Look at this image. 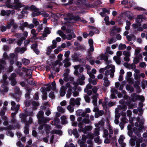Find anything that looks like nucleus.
<instances>
[{"mask_svg":"<svg viewBox=\"0 0 147 147\" xmlns=\"http://www.w3.org/2000/svg\"><path fill=\"white\" fill-rule=\"evenodd\" d=\"M50 120V119L49 118H44L42 117L40 119H39L38 121V123L42 124V126H41L42 125L39 127V129H42L44 128V129H45L46 130H47L49 129L50 127L49 126L47 125L44 124L43 123H46L49 121Z\"/></svg>","mask_w":147,"mask_h":147,"instance_id":"nucleus-1","label":"nucleus"},{"mask_svg":"<svg viewBox=\"0 0 147 147\" xmlns=\"http://www.w3.org/2000/svg\"><path fill=\"white\" fill-rule=\"evenodd\" d=\"M23 7L24 5L20 3L19 0H14L13 4H11L10 5H8V8L17 9Z\"/></svg>","mask_w":147,"mask_h":147,"instance_id":"nucleus-2","label":"nucleus"},{"mask_svg":"<svg viewBox=\"0 0 147 147\" xmlns=\"http://www.w3.org/2000/svg\"><path fill=\"white\" fill-rule=\"evenodd\" d=\"M67 33H70V34H68L66 35L65 36V38H64V40L66 39L68 40H71L72 38H74L76 37V36L75 34L74 33L73 30L67 29L66 30Z\"/></svg>","mask_w":147,"mask_h":147,"instance_id":"nucleus-3","label":"nucleus"},{"mask_svg":"<svg viewBox=\"0 0 147 147\" xmlns=\"http://www.w3.org/2000/svg\"><path fill=\"white\" fill-rule=\"evenodd\" d=\"M65 20L67 21V22L70 23H71L73 22L71 21V20H78L79 21H80L83 22L84 23H86V20H84L83 18H80L79 16H77L76 17H74L73 16H71V17L69 18H65Z\"/></svg>","mask_w":147,"mask_h":147,"instance_id":"nucleus-4","label":"nucleus"},{"mask_svg":"<svg viewBox=\"0 0 147 147\" xmlns=\"http://www.w3.org/2000/svg\"><path fill=\"white\" fill-rule=\"evenodd\" d=\"M121 30L120 28L117 27L116 26H114L111 29L110 35L112 36H113L116 34L120 32Z\"/></svg>","mask_w":147,"mask_h":147,"instance_id":"nucleus-5","label":"nucleus"},{"mask_svg":"<svg viewBox=\"0 0 147 147\" xmlns=\"http://www.w3.org/2000/svg\"><path fill=\"white\" fill-rule=\"evenodd\" d=\"M80 98H77L75 100L74 98H71L70 100L69 104L72 105L73 106H74L75 104L79 105L80 104Z\"/></svg>","mask_w":147,"mask_h":147,"instance_id":"nucleus-6","label":"nucleus"},{"mask_svg":"<svg viewBox=\"0 0 147 147\" xmlns=\"http://www.w3.org/2000/svg\"><path fill=\"white\" fill-rule=\"evenodd\" d=\"M75 70L74 74L75 75H78V70H79V72L81 73L83 71V68L82 67L80 66L79 65H76L74 66Z\"/></svg>","mask_w":147,"mask_h":147,"instance_id":"nucleus-7","label":"nucleus"},{"mask_svg":"<svg viewBox=\"0 0 147 147\" xmlns=\"http://www.w3.org/2000/svg\"><path fill=\"white\" fill-rule=\"evenodd\" d=\"M111 68V69H110V75L111 77H113L114 75V72L115 71V66L112 65H108L106 67H105L106 69H107Z\"/></svg>","mask_w":147,"mask_h":147,"instance_id":"nucleus-8","label":"nucleus"},{"mask_svg":"<svg viewBox=\"0 0 147 147\" xmlns=\"http://www.w3.org/2000/svg\"><path fill=\"white\" fill-rule=\"evenodd\" d=\"M30 8L34 12H35V13H32V16L33 17H35V16H38L40 14V13L38 12V9L35 6L32 5L31 6Z\"/></svg>","mask_w":147,"mask_h":147,"instance_id":"nucleus-9","label":"nucleus"},{"mask_svg":"<svg viewBox=\"0 0 147 147\" xmlns=\"http://www.w3.org/2000/svg\"><path fill=\"white\" fill-rule=\"evenodd\" d=\"M26 50V48H22L17 47L15 49V51L17 53H19L20 54L24 53L25 51Z\"/></svg>","mask_w":147,"mask_h":147,"instance_id":"nucleus-10","label":"nucleus"},{"mask_svg":"<svg viewBox=\"0 0 147 147\" xmlns=\"http://www.w3.org/2000/svg\"><path fill=\"white\" fill-rule=\"evenodd\" d=\"M92 129V127L91 126L88 125L82 128V130L84 134H86L87 131H91Z\"/></svg>","mask_w":147,"mask_h":147,"instance_id":"nucleus-11","label":"nucleus"},{"mask_svg":"<svg viewBox=\"0 0 147 147\" xmlns=\"http://www.w3.org/2000/svg\"><path fill=\"white\" fill-rule=\"evenodd\" d=\"M98 59L100 60H104L105 61H107L108 59L107 56L105 55V54H101L98 57Z\"/></svg>","mask_w":147,"mask_h":147,"instance_id":"nucleus-12","label":"nucleus"},{"mask_svg":"<svg viewBox=\"0 0 147 147\" xmlns=\"http://www.w3.org/2000/svg\"><path fill=\"white\" fill-rule=\"evenodd\" d=\"M66 89V88L64 86H63L61 87L60 91V95L61 96H63L65 95Z\"/></svg>","mask_w":147,"mask_h":147,"instance_id":"nucleus-13","label":"nucleus"},{"mask_svg":"<svg viewBox=\"0 0 147 147\" xmlns=\"http://www.w3.org/2000/svg\"><path fill=\"white\" fill-rule=\"evenodd\" d=\"M51 32V30L48 27H46L45 28L44 33H43L42 35L45 37H46L47 36V34H49Z\"/></svg>","mask_w":147,"mask_h":147,"instance_id":"nucleus-14","label":"nucleus"},{"mask_svg":"<svg viewBox=\"0 0 147 147\" xmlns=\"http://www.w3.org/2000/svg\"><path fill=\"white\" fill-rule=\"evenodd\" d=\"M87 138V137H86L85 135H82V141H81V140H79L78 141V142L80 143V145L81 146H82L85 142Z\"/></svg>","mask_w":147,"mask_h":147,"instance_id":"nucleus-15","label":"nucleus"},{"mask_svg":"<svg viewBox=\"0 0 147 147\" xmlns=\"http://www.w3.org/2000/svg\"><path fill=\"white\" fill-rule=\"evenodd\" d=\"M102 3L101 1H96L95 5L92 4H89L88 6L89 7H94L98 5L102 4Z\"/></svg>","mask_w":147,"mask_h":147,"instance_id":"nucleus-16","label":"nucleus"},{"mask_svg":"<svg viewBox=\"0 0 147 147\" xmlns=\"http://www.w3.org/2000/svg\"><path fill=\"white\" fill-rule=\"evenodd\" d=\"M63 62L64 63L65 67H68L70 65V63L69 62V59L68 58H65V59L63 61Z\"/></svg>","mask_w":147,"mask_h":147,"instance_id":"nucleus-17","label":"nucleus"},{"mask_svg":"<svg viewBox=\"0 0 147 147\" xmlns=\"http://www.w3.org/2000/svg\"><path fill=\"white\" fill-rule=\"evenodd\" d=\"M137 16V18L136 20V21L137 23H140L142 22L143 19H145L144 17L142 15H138Z\"/></svg>","mask_w":147,"mask_h":147,"instance_id":"nucleus-18","label":"nucleus"},{"mask_svg":"<svg viewBox=\"0 0 147 147\" xmlns=\"http://www.w3.org/2000/svg\"><path fill=\"white\" fill-rule=\"evenodd\" d=\"M7 78V76L6 75H4L3 76V80H1V83L2 84L5 85H7V82L6 81V80Z\"/></svg>","mask_w":147,"mask_h":147,"instance_id":"nucleus-19","label":"nucleus"},{"mask_svg":"<svg viewBox=\"0 0 147 147\" xmlns=\"http://www.w3.org/2000/svg\"><path fill=\"white\" fill-rule=\"evenodd\" d=\"M11 13L10 10H7L5 11L4 10H2L1 13L3 16L6 15L7 16L9 15Z\"/></svg>","mask_w":147,"mask_h":147,"instance_id":"nucleus-20","label":"nucleus"},{"mask_svg":"<svg viewBox=\"0 0 147 147\" xmlns=\"http://www.w3.org/2000/svg\"><path fill=\"white\" fill-rule=\"evenodd\" d=\"M14 20L13 19L10 20L7 26V28L8 29H10L11 26H13L15 24Z\"/></svg>","mask_w":147,"mask_h":147,"instance_id":"nucleus-21","label":"nucleus"},{"mask_svg":"<svg viewBox=\"0 0 147 147\" xmlns=\"http://www.w3.org/2000/svg\"><path fill=\"white\" fill-rule=\"evenodd\" d=\"M63 80L67 82L69 81H73L74 79V78L70 76H67L64 77Z\"/></svg>","mask_w":147,"mask_h":147,"instance_id":"nucleus-22","label":"nucleus"},{"mask_svg":"<svg viewBox=\"0 0 147 147\" xmlns=\"http://www.w3.org/2000/svg\"><path fill=\"white\" fill-rule=\"evenodd\" d=\"M104 113V112L102 111H100L99 110L96 113L95 115V116L96 118H97L99 116H101L103 115Z\"/></svg>","mask_w":147,"mask_h":147,"instance_id":"nucleus-23","label":"nucleus"},{"mask_svg":"<svg viewBox=\"0 0 147 147\" xmlns=\"http://www.w3.org/2000/svg\"><path fill=\"white\" fill-rule=\"evenodd\" d=\"M104 85L106 87L108 86L110 84L107 78L105 77L104 79Z\"/></svg>","mask_w":147,"mask_h":147,"instance_id":"nucleus-24","label":"nucleus"},{"mask_svg":"<svg viewBox=\"0 0 147 147\" xmlns=\"http://www.w3.org/2000/svg\"><path fill=\"white\" fill-rule=\"evenodd\" d=\"M127 48L125 44L120 43L119 45V49L120 50H124Z\"/></svg>","mask_w":147,"mask_h":147,"instance_id":"nucleus-25","label":"nucleus"},{"mask_svg":"<svg viewBox=\"0 0 147 147\" xmlns=\"http://www.w3.org/2000/svg\"><path fill=\"white\" fill-rule=\"evenodd\" d=\"M44 114V112L42 111H40L37 114V116L38 119H40L43 117L42 116Z\"/></svg>","mask_w":147,"mask_h":147,"instance_id":"nucleus-26","label":"nucleus"},{"mask_svg":"<svg viewBox=\"0 0 147 147\" xmlns=\"http://www.w3.org/2000/svg\"><path fill=\"white\" fill-rule=\"evenodd\" d=\"M113 58L114 60L115 61L117 64H119L120 63L121 61L120 57H117L116 56H115Z\"/></svg>","mask_w":147,"mask_h":147,"instance_id":"nucleus-27","label":"nucleus"},{"mask_svg":"<svg viewBox=\"0 0 147 147\" xmlns=\"http://www.w3.org/2000/svg\"><path fill=\"white\" fill-rule=\"evenodd\" d=\"M57 33L59 34L60 36H61L63 39H64L65 35L63 32L60 30H59L57 31Z\"/></svg>","mask_w":147,"mask_h":147,"instance_id":"nucleus-28","label":"nucleus"},{"mask_svg":"<svg viewBox=\"0 0 147 147\" xmlns=\"http://www.w3.org/2000/svg\"><path fill=\"white\" fill-rule=\"evenodd\" d=\"M73 107V106H72V105H71L69 104V105L67 106V109L70 112H72L74 110V109Z\"/></svg>","mask_w":147,"mask_h":147,"instance_id":"nucleus-29","label":"nucleus"},{"mask_svg":"<svg viewBox=\"0 0 147 147\" xmlns=\"http://www.w3.org/2000/svg\"><path fill=\"white\" fill-rule=\"evenodd\" d=\"M123 55L125 56L130 57L131 53L130 51H124L123 52Z\"/></svg>","mask_w":147,"mask_h":147,"instance_id":"nucleus-30","label":"nucleus"},{"mask_svg":"<svg viewBox=\"0 0 147 147\" xmlns=\"http://www.w3.org/2000/svg\"><path fill=\"white\" fill-rule=\"evenodd\" d=\"M1 63H0V70L3 69V67L2 64L5 65V62L4 60L2 59L1 60Z\"/></svg>","mask_w":147,"mask_h":147,"instance_id":"nucleus-31","label":"nucleus"},{"mask_svg":"<svg viewBox=\"0 0 147 147\" xmlns=\"http://www.w3.org/2000/svg\"><path fill=\"white\" fill-rule=\"evenodd\" d=\"M111 91L112 92H113V93H112L111 94V96H112V98H114L115 97V94H117V90L114 89H112L111 90Z\"/></svg>","mask_w":147,"mask_h":147,"instance_id":"nucleus-32","label":"nucleus"},{"mask_svg":"<svg viewBox=\"0 0 147 147\" xmlns=\"http://www.w3.org/2000/svg\"><path fill=\"white\" fill-rule=\"evenodd\" d=\"M22 62L23 64L25 65L29 64L30 61L28 59H26L25 58H23L22 60Z\"/></svg>","mask_w":147,"mask_h":147,"instance_id":"nucleus-33","label":"nucleus"},{"mask_svg":"<svg viewBox=\"0 0 147 147\" xmlns=\"http://www.w3.org/2000/svg\"><path fill=\"white\" fill-rule=\"evenodd\" d=\"M9 80L11 82V84L12 86L15 85L16 84V81L15 79H11V78H9Z\"/></svg>","mask_w":147,"mask_h":147,"instance_id":"nucleus-34","label":"nucleus"},{"mask_svg":"<svg viewBox=\"0 0 147 147\" xmlns=\"http://www.w3.org/2000/svg\"><path fill=\"white\" fill-rule=\"evenodd\" d=\"M57 110L58 111L62 113H63L65 112L64 109L61 106H58L57 107Z\"/></svg>","mask_w":147,"mask_h":147,"instance_id":"nucleus-35","label":"nucleus"},{"mask_svg":"<svg viewBox=\"0 0 147 147\" xmlns=\"http://www.w3.org/2000/svg\"><path fill=\"white\" fill-rule=\"evenodd\" d=\"M25 39V38L24 37H22L21 39L17 42V44L18 45H21L22 43L23 40Z\"/></svg>","mask_w":147,"mask_h":147,"instance_id":"nucleus-36","label":"nucleus"},{"mask_svg":"<svg viewBox=\"0 0 147 147\" xmlns=\"http://www.w3.org/2000/svg\"><path fill=\"white\" fill-rule=\"evenodd\" d=\"M141 49L140 48H137L135 50V55H137L140 52Z\"/></svg>","mask_w":147,"mask_h":147,"instance_id":"nucleus-37","label":"nucleus"},{"mask_svg":"<svg viewBox=\"0 0 147 147\" xmlns=\"http://www.w3.org/2000/svg\"><path fill=\"white\" fill-rule=\"evenodd\" d=\"M61 119L62 120V123L64 124L66 123V117L65 116H63L61 117Z\"/></svg>","mask_w":147,"mask_h":147,"instance_id":"nucleus-38","label":"nucleus"},{"mask_svg":"<svg viewBox=\"0 0 147 147\" xmlns=\"http://www.w3.org/2000/svg\"><path fill=\"white\" fill-rule=\"evenodd\" d=\"M20 118H22V121L25 123V116L24 115L23 113H21L20 115Z\"/></svg>","mask_w":147,"mask_h":147,"instance_id":"nucleus-39","label":"nucleus"},{"mask_svg":"<svg viewBox=\"0 0 147 147\" xmlns=\"http://www.w3.org/2000/svg\"><path fill=\"white\" fill-rule=\"evenodd\" d=\"M127 76L126 77V79L127 80L130 79V77L131 76L132 74L131 72H128L127 73Z\"/></svg>","mask_w":147,"mask_h":147,"instance_id":"nucleus-40","label":"nucleus"},{"mask_svg":"<svg viewBox=\"0 0 147 147\" xmlns=\"http://www.w3.org/2000/svg\"><path fill=\"white\" fill-rule=\"evenodd\" d=\"M27 81L28 83L31 85H33L34 84V82L32 78H30L29 79L27 80Z\"/></svg>","mask_w":147,"mask_h":147,"instance_id":"nucleus-41","label":"nucleus"},{"mask_svg":"<svg viewBox=\"0 0 147 147\" xmlns=\"http://www.w3.org/2000/svg\"><path fill=\"white\" fill-rule=\"evenodd\" d=\"M61 61H60L59 60H57L56 61L55 63H54V66H56L57 65H59V67H60L62 65V63H60V62Z\"/></svg>","mask_w":147,"mask_h":147,"instance_id":"nucleus-42","label":"nucleus"},{"mask_svg":"<svg viewBox=\"0 0 147 147\" xmlns=\"http://www.w3.org/2000/svg\"><path fill=\"white\" fill-rule=\"evenodd\" d=\"M32 22L35 25V26H37L38 25L39 23L37 19L36 18H34L32 20Z\"/></svg>","mask_w":147,"mask_h":147,"instance_id":"nucleus-43","label":"nucleus"},{"mask_svg":"<svg viewBox=\"0 0 147 147\" xmlns=\"http://www.w3.org/2000/svg\"><path fill=\"white\" fill-rule=\"evenodd\" d=\"M93 134L94 137L97 136L99 134V130L98 129H95Z\"/></svg>","mask_w":147,"mask_h":147,"instance_id":"nucleus-44","label":"nucleus"},{"mask_svg":"<svg viewBox=\"0 0 147 147\" xmlns=\"http://www.w3.org/2000/svg\"><path fill=\"white\" fill-rule=\"evenodd\" d=\"M66 88L68 89V90H72V87L70 84L69 83H67L66 84V86L65 87Z\"/></svg>","mask_w":147,"mask_h":147,"instance_id":"nucleus-45","label":"nucleus"},{"mask_svg":"<svg viewBox=\"0 0 147 147\" xmlns=\"http://www.w3.org/2000/svg\"><path fill=\"white\" fill-rule=\"evenodd\" d=\"M94 137L93 134L90 133L87 135V138L90 139L91 140H92Z\"/></svg>","mask_w":147,"mask_h":147,"instance_id":"nucleus-46","label":"nucleus"},{"mask_svg":"<svg viewBox=\"0 0 147 147\" xmlns=\"http://www.w3.org/2000/svg\"><path fill=\"white\" fill-rule=\"evenodd\" d=\"M71 91L70 90H68L67 92L66 95L67 97L68 98H69L70 97L72 94Z\"/></svg>","mask_w":147,"mask_h":147,"instance_id":"nucleus-47","label":"nucleus"},{"mask_svg":"<svg viewBox=\"0 0 147 147\" xmlns=\"http://www.w3.org/2000/svg\"><path fill=\"white\" fill-rule=\"evenodd\" d=\"M126 89L129 90L130 92H132L133 91V88L132 87L130 86L129 85H127L126 86Z\"/></svg>","mask_w":147,"mask_h":147,"instance_id":"nucleus-48","label":"nucleus"},{"mask_svg":"<svg viewBox=\"0 0 147 147\" xmlns=\"http://www.w3.org/2000/svg\"><path fill=\"white\" fill-rule=\"evenodd\" d=\"M139 66L141 67L145 68L146 66L145 63L144 62H142L140 63L139 64Z\"/></svg>","mask_w":147,"mask_h":147,"instance_id":"nucleus-49","label":"nucleus"},{"mask_svg":"<svg viewBox=\"0 0 147 147\" xmlns=\"http://www.w3.org/2000/svg\"><path fill=\"white\" fill-rule=\"evenodd\" d=\"M82 122L85 124H89L90 123V121L89 119H87L84 118L82 120Z\"/></svg>","mask_w":147,"mask_h":147,"instance_id":"nucleus-50","label":"nucleus"},{"mask_svg":"<svg viewBox=\"0 0 147 147\" xmlns=\"http://www.w3.org/2000/svg\"><path fill=\"white\" fill-rule=\"evenodd\" d=\"M69 69H66L65 72L63 74V76H69Z\"/></svg>","mask_w":147,"mask_h":147,"instance_id":"nucleus-51","label":"nucleus"},{"mask_svg":"<svg viewBox=\"0 0 147 147\" xmlns=\"http://www.w3.org/2000/svg\"><path fill=\"white\" fill-rule=\"evenodd\" d=\"M25 12L24 11H22L21 12L20 14L18 16V18L19 19H21L23 18L24 16V13Z\"/></svg>","mask_w":147,"mask_h":147,"instance_id":"nucleus-52","label":"nucleus"},{"mask_svg":"<svg viewBox=\"0 0 147 147\" xmlns=\"http://www.w3.org/2000/svg\"><path fill=\"white\" fill-rule=\"evenodd\" d=\"M134 62L135 64H137L139 63V58L137 57H135L134 59Z\"/></svg>","mask_w":147,"mask_h":147,"instance_id":"nucleus-53","label":"nucleus"},{"mask_svg":"<svg viewBox=\"0 0 147 147\" xmlns=\"http://www.w3.org/2000/svg\"><path fill=\"white\" fill-rule=\"evenodd\" d=\"M3 85L2 86H1L3 87V91L5 92H7L8 91V88L7 87H6L5 85H5L4 84H3Z\"/></svg>","mask_w":147,"mask_h":147,"instance_id":"nucleus-54","label":"nucleus"},{"mask_svg":"<svg viewBox=\"0 0 147 147\" xmlns=\"http://www.w3.org/2000/svg\"><path fill=\"white\" fill-rule=\"evenodd\" d=\"M124 138L123 136H120L118 140L120 144H122L123 143Z\"/></svg>","mask_w":147,"mask_h":147,"instance_id":"nucleus-55","label":"nucleus"},{"mask_svg":"<svg viewBox=\"0 0 147 147\" xmlns=\"http://www.w3.org/2000/svg\"><path fill=\"white\" fill-rule=\"evenodd\" d=\"M92 86L90 84H88L86 86V88L85 89L84 91L85 92H86V90L88 89H90L92 88Z\"/></svg>","mask_w":147,"mask_h":147,"instance_id":"nucleus-56","label":"nucleus"},{"mask_svg":"<svg viewBox=\"0 0 147 147\" xmlns=\"http://www.w3.org/2000/svg\"><path fill=\"white\" fill-rule=\"evenodd\" d=\"M31 33L33 35V36L34 37L36 36L38 34L37 33H36V31L34 29H32V30Z\"/></svg>","mask_w":147,"mask_h":147,"instance_id":"nucleus-57","label":"nucleus"},{"mask_svg":"<svg viewBox=\"0 0 147 147\" xmlns=\"http://www.w3.org/2000/svg\"><path fill=\"white\" fill-rule=\"evenodd\" d=\"M84 99L86 102H90V99L89 97L87 95H86L84 97Z\"/></svg>","mask_w":147,"mask_h":147,"instance_id":"nucleus-58","label":"nucleus"},{"mask_svg":"<svg viewBox=\"0 0 147 147\" xmlns=\"http://www.w3.org/2000/svg\"><path fill=\"white\" fill-rule=\"evenodd\" d=\"M138 24H134L133 25V26L134 28H137L139 27H140L141 26V24L140 23H138Z\"/></svg>","mask_w":147,"mask_h":147,"instance_id":"nucleus-59","label":"nucleus"},{"mask_svg":"<svg viewBox=\"0 0 147 147\" xmlns=\"http://www.w3.org/2000/svg\"><path fill=\"white\" fill-rule=\"evenodd\" d=\"M70 53V51H67L65 52V56L66 58H68Z\"/></svg>","mask_w":147,"mask_h":147,"instance_id":"nucleus-60","label":"nucleus"},{"mask_svg":"<svg viewBox=\"0 0 147 147\" xmlns=\"http://www.w3.org/2000/svg\"><path fill=\"white\" fill-rule=\"evenodd\" d=\"M53 45L52 46L53 48H55L56 47V45L57 42L55 40H53L52 41Z\"/></svg>","mask_w":147,"mask_h":147,"instance_id":"nucleus-61","label":"nucleus"},{"mask_svg":"<svg viewBox=\"0 0 147 147\" xmlns=\"http://www.w3.org/2000/svg\"><path fill=\"white\" fill-rule=\"evenodd\" d=\"M86 113L85 112H83L81 114V116L83 117H88L89 115L86 114Z\"/></svg>","mask_w":147,"mask_h":147,"instance_id":"nucleus-62","label":"nucleus"},{"mask_svg":"<svg viewBox=\"0 0 147 147\" xmlns=\"http://www.w3.org/2000/svg\"><path fill=\"white\" fill-rule=\"evenodd\" d=\"M108 131L107 130L105 129L104 131L103 136L106 137L108 135Z\"/></svg>","mask_w":147,"mask_h":147,"instance_id":"nucleus-63","label":"nucleus"},{"mask_svg":"<svg viewBox=\"0 0 147 147\" xmlns=\"http://www.w3.org/2000/svg\"><path fill=\"white\" fill-rule=\"evenodd\" d=\"M37 47V44L36 43H35L34 44H33L31 46V47L33 49V50H35L36 49Z\"/></svg>","mask_w":147,"mask_h":147,"instance_id":"nucleus-64","label":"nucleus"}]
</instances>
